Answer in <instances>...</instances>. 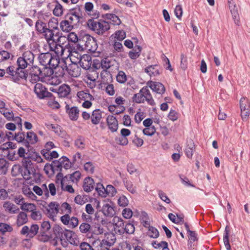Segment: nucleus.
I'll list each match as a JSON object with an SVG mask.
<instances>
[{
  "label": "nucleus",
  "mask_w": 250,
  "mask_h": 250,
  "mask_svg": "<svg viewBox=\"0 0 250 250\" xmlns=\"http://www.w3.org/2000/svg\"><path fill=\"white\" fill-rule=\"evenodd\" d=\"M58 25V20L55 18L49 20L47 25L40 20L35 23V29L37 32L45 39L49 44L50 50L54 51L56 54H59V47L62 50V47L58 45L57 42L62 36V33L60 32Z\"/></svg>",
  "instance_id": "1"
},
{
  "label": "nucleus",
  "mask_w": 250,
  "mask_h": 250,
  "mask_svg": "<svg viewBox=\"0 0 250 250\" xmlns=\"http://www.w3.org/2000/svg\"><path fill=\"white\" fill-rule=\"evenodd\" d=\"M34 60V55L31 51H25L22 56L17 59V67L10 65L6 68V73L9 75L8 77L17 83H19L21 80H26L27 73L25 69L28 66H32Z\"/></svg>",
  "instance_id": "2"
},
{
  "label": "nucleus",
  "mask_w": 250,
  "mask_h": 250,
  "mask_svg": "<svg viewBox=\"0 0 250 250\" xmlns=\"http://www.w3.org/2000/svg\"><path fill=\"white\" fill-rule=\"evenodd\" d=\"M38 59L40 64L43 66V71H46L44 76L51 77L54 73V69L58 66L59 61L49 52L40 53Z\"/></svg>",
  "instance_id": "3"
},
{
  "label": "nucleus",
  "mask_w": 250,
  "mask_h": 250,
  "mask_svg": "<svg viewBox=\"0 0 250 250\" xmlns=\"http://www.w3.org/2000/svg\"><path fill=\"white\" fill-rule=\"evenodd\" d=\"M13 172L15 175L21 174L23 179L28 180L32 178H39L40 174L36 172L33 166V164L30 160H24L22 161V165H15L12 167Z\"/></svg>",
  "instance_id": "4"
},
{
  "label": "nucleus",
  "mask_w": 250,
  "mask_h": 250,
  "mask_svg": "<svg viewBox=\"0 0 250 250\" xmlns=\"http://www.w3.org/2000/svg\"><path fill=\"white\" fill-rule=\"evenodd\" d=\"M113 222L115 231L120 234H132L135 231V227L132 223L125 221L119 217H114Z\"/></svg>",
  "instance_id": "5"
},
{
  "label": "nucleus",
  "mask_w": 250,
  "mask_h": 250,
  "mask_svg": "<svg viewBox=\"0 0 250 250\" xmlns=\"http://www.w3.org/2000/svg\"><path fill=\"white\" fill-rule=\"evenodd\" d=\"M86 23L89 29L99 35H103L110 28L109 23L104 20L96 21L90 19L87 21Z\"/></svg>",
  "instance_id": "6"
},
{
  "label": "nucleus",
  "mask_w": 250,
  "mask_h": 250,
  "mask_svg": "<svg viewBox=\"0 0 250 250\" xmlns=\"http://www.w3.org/2000/svg\"><path fill=\"white\" fill-rule=\"evenodd\" d=\"M59 209L60 204L57 202H51L47 206H43L42 208L44 213L53 221L56 220Z\"/></svg>",
  "instance_id": "7"
},
{
  "label": "nucleus",
  "mask_w": 250,
  "mask_h": 250,
  "mask_svg": "<svg viewBox=\"0 0 250 250\" xmlns=\"http://www.w3.org/2000/svg\"><path fill=\"white\" fill-rule=\"evenodd\" d=\"M61 243L62 247L66 248L68 246V243L74 246H78L79 240L77 234L73 231L65 229Z\"/></svg>",
  "instance_id": "8"
},
{
  "label": "nucleus",
  "mask_w": 250,
  "mask_h": 250,
  "mask_svg": "<svg viewBox=\"0 0 250 250\" xmlns=\"http://www.w3.org/2000/svg\"><path fill=\"white\" fill-rule=\"evenodd\" d=\"M82 42L84 43L85 49L91 53L96 52L98 44L96 41L93 37L85 34L82 38Z\"/></svg>",
  "instance_id": "9"
},
{
  "label": "nucleus",
  "mask_w": 250,
  "mask_h": 250,
  "mask_svg": "<svg viewBox=\"0 0 250 250\" xmlns=\"http://www.w3.org/2000/svg\"><path fill=\"white\" fill-rule=\"evenodd\" d=\"M34 91L37 97L40 99L51 98L53 96V94L48 92L45 87L41 83H37L35 85Z\"/></svg>",
  "instance_id": "10"
},
{
  "label": "nucleus",
  "mask_w": 250,
  "mask_h": 250,
  "mask_svg": "<svg viewBox=\"0 0 250 250\" xmlns=\"http://www.w3.org/2000/svg\"><path fill=\"white\" fill-rule=\"evenodd\" d=\"M83 9L82 5H77L75 7L67 10L66 13L82 24L83 21Z\"/></svg>",
  "instance_id": "11"
},
{
  "label": "nucleus",
  "mask_w": 250,
  "mask_h": 250,
  "mask_svg": "<svg viewBox=\"0 0 250 250\" xmlns=\"http://www.w3.org/2000/svg\"><path fill=\"white\" fill-rule=\"evenodd\" d=\"M65 112L68 114L69 119L71 121H77L79 117L80 110L77 106H73L70 107V105L66 104L65 106Z\"/></svg>",
  "instance_id": "12"
},
{
  "label": "nucleus",
  "mask_w": 250,
  "mask_h": 250,
  "mask_svg": "<svg viewBox=\"0 0 250 250\" xmlns=\"http://www.w3.org/2000/svg\"><path fill=\"white\" fill-rule=\"evenodd\" d=\"M38 141V136L35 133L32 131H28L26 133L24 146L29 149L32 147V145H35Z\"/></svg>",
  "instance_id": "13"
},
{
  "label": "nucleus",
  "mask_w": 250,
  "mask_h": 250,
  "mask_svg": "<svg viewBox=\"0 0 250 250\" xmlns=\"http://www.w3.org/2000/svg\"><path fill=\"white\" fill-rule=\"evenodd\" d=\"M146 84V86H148L153 91L157 94L162 95L166 91L164 85L160 82L149 81Z\"/></svg>",
  "instance_id": "14"
},
{
  "label": "nucleus",
  "mask_w": 250,
  "mask_h": 250,
  "mask_svg": "<svg viewBox=\"0 0 250 250\" xmlns=\"http://www.w3.org/2000/svg\"><path fill=\"white\" fill-rule=\"evenodd\" d=\"M16 120L18 122V125L20 127V131L14 134V140L16 141L18 143H22L24 146V142L25 141L26 134L24 132L22 131L21 119L19 117H17Z\"/></svg>",
  "instance_id": "15"
},
{
  "label": "nucleus",
  "mask_w": 250,
  "mask_h": 250,
  "mask_svg": "<svg viewBox=\"0 0 250 250\" xmlns=\"http://www.w3.org/2000/svg\"><path fill=\"white\" fill-rule=\"evenodd\" d=\"M228 2L229 3V8L230 10L234 21L237 25L239 26L240 24V22L237 7L233 0H228Z\"/></svg>",
  "instance_id": "16"
},
{
  "label": "nucleus",
  "mask_w": 250,
  "mask_h": 250,
  "mask_svg": "<svg viewBox=\"0 0 250 250\" xmlns=\"http://www.w3.org/2000/svg\"><path fill=\"white\" fill-rule=\"evenodd\" d=\"M163 71V68L158 64L151 65L145 69V72L150 77L160 75Z\"/></svg>",
  "instance_id": "17"
},
{
  "label": "nucleus",
  "mask_w": 250,
  "mask_h": 250,
  "mask_svg": "<svg viewBox=\"0 0 250 250\" xmlns=\"http://www.w3.org/2000/svg\"><path fill=\"white\" fill-rule=\"evenodd\" d=\"M79 64L83 69L88 70L92 64L91 57L88 54H84L81 56Z\"/></svg>",
  "instance_id": "18"
},
{
  "label": "nucleus",
  "mask_w": 250,
  "mask_h": 250,
  "mask_svg": "<svg viewBox=\"0 0 250 250\" xmlns=\"http://www.w3.org/2000/svg\"><path fill=\"white\" fill-rule=\"evenodd\" d=\"M102 211L104 216L112 217L115 214V207L112 202L105 203L104 204Z\"/></svg>",
  "instance_id": "19"
},
{
  "label": "nucleus",
  "mask_w": 250,
  "mask_h": 250,
  "mask_svg": "<svg viewBox=\"0 0 250 250\" xmlns=\"http://www.w3.org/2000/svg\"><path fill=\"white\" fill-rule=\"evenodd\" d=\"M100 65L102 68L103 69L101 73V77L104 81V75H110V72L107 71V70L112 66L111 62L108 58H104L102 60Z\"/></svg>",
  "instance_id": "20"
},
{
  "label": "nucleus",
  "mask_w": 250,
  "mask_h": 250,
  "mask_svg": "<svg viewBox=\"0 0 250 250\" xmlns=\"http://www.w3.org/2000/svg\"><path fill=\"white\" fill-rule=\"evenodd\" d=\"M107 124L108 128L111 132L117 131L118 128V123L116 118L113 115H109L106 118Z\"/></svg>",
  "instance_id": "21"
},
{
  "label": "nucleus",
  "mask_w": 250,
  "mask_h": 250,
  "mask_svg": "<svg viewBox=\"0 0 250 250\" xmlns=\"http://www.w3.org/2000/svg\"><path fill=\"white\" fill-rule=\"evenodd\" d=\"M195 151V146L193 141L189 139L187 141V145L185 149V153L187 157L191 159Z\"/></svg>",
  "instance_id": "22"
},
{
  "label": "nucleus",
  "mask_w": 250,
  "mask_h": 250,
  "mask_svg": "<svg viewBox=\"0 0 250 250\" xmlns=\"http://www.w3.org/2000/svg\"><path fill=\"white\" fill-rule=\"evenodd\" d=\"M94 185L95 182L94 180L90 177H87L83 180V189L86 192H89L94 189Z\"/></svg>",
  "instance_id": "23"
},
{
  "label": "nucleus",
  "mask_w": 250,
  "mask_h": 250,
  "mask_svg": "<svg viewBox=\"0 0 250 250\" xmlns=\"http://www.w3.org/2000/svg\"><path fill=\"white\" fill-rule=\"evenodd\" d=\"M60 27L61 30L63 32L68 33L76 27V26L67 20L63 18V20L60 23Z\"/></svg>",
  "instance_id": "24"
},
{
  "label": "nucleus",
  "mask_w": 250,
  "mask_h": 250,
  "mask_svg": "<svg viewBox=\"0 0 250 250\" xmlns=\"http://www.w3.org/2000/svg\"><path fill=\"white\" fill-rule=\"evenodd\" d=\"M143 91H144V94L145 101H146L149 105L154 106L155 105V102L152 98V96L148 89V87L146 86L142 88L141 92H143Z\"/></svg>",
  "instance_id": "25"
},
{
  "label": "nucleus",
  "mask_w": 250,
  "mask_h": 250,
  "mask_svg": "<svg viewBox=\"0 0 250 250\" xmlns=\"http://www.w3.org/2000/svg\"><path fill=\"white\" fill-rule=\"evenodd\" d=\"M27 156L24 160H30L36 161L37 163H41L43 160L40 154L35 151H28L26 153Z\"/></svg>",
  "instance_id": "26"
},
{
  "label": "nucleus",
  "mask_w": 250,
  "mask_h": 250,
  "mask_svg": "<svg viewBox=\"0 0 250 250\" xmlns=\"http://www.w3.org/2000/svg\"><path fill=\"white\" fill-rule=\"evenodd\" d=\"M70 87L65 84H63L60 86L58 89L57 93L60 97H66L70 93Z\"/></svg>",
  "instance_id": "27"
},
{
  "label": "nucleus",
  "mask_w": 250,
  "mask_h": 250,
  "mask_svg": "<svg viewBox=\"0 0 250 250\" xmlns=\"http://www.w3.org/2000/svg\"><path fill=\"white\" fill-rule=\"evenodd\" d=\"M53 234L55 235L54 237L60 239L61 242L63 237V234L65 233V229H63L61 226L55 225L53 228Z\"/></svg>",
  "instance_id": "28"
},
{
  "label": "nucleus",
  "mask_w": 250,
  "mask_h": 250,
  "mask_svg": "<svg viewBox=\"0 0 250 250\" xmlns=\"http://www.w3.org/2000/svg\"><path fill=\"white\" fill-rule=\"evenodd\" d=\"M28 221L27 214L23 211H21L17 217L16 224L17 226L20 227L27 223Z\"/></svg>",
  "instance_id": "29"
},
{
  "label": "nucleus",
  "mask_w": 250,
  "mask_h": 250,
  "mask_svg": "<svg viewBox=\"0 0 250 250\" xmlns=\"http://www.w3.org/2000/svg\"><path fill=\"white\" fill-rule=\"evenodd\" d=\"M102 119V112L99 109L94 110L91 116V122L93 125H98Z\"/></svg>",
  "instance_id": "30"
},
{
  "label": "nucleus",
  "mask_w": 250,
  "mask_h": 250,
  "mask_svg": "<svg viewBox=\"0 0 250 250\" xmlns=\"http://www.w3.org/2000/svg\"><path fill=\"white\" fill-rule=\"evenodd\" d=\"M46 71H43V68L42 70L38 66H32V70L31 71L30 74H33V77H36L37 79H40L41 77H46L44 75Z\"/></svg>",
  "instance_id": "31"
},
{
  "label": "nucleus",
  "mask_w": 250,
  "mask_h": 250,
  "mask_svg": "<svg viewBox=\"0 0 250 250\" xmlns=\"http://www.w3.org/2000/svg\"><path fill=\"white\" fill-rule=\"evenodd\" d=\"M3 207L6 211L9 213H16L19 210V208H18L9 202H4Z\"/></svg>",
  "instance_id": "32"
},
{
  "label": "nucleus",
  "mask_w": 250,
  "mask_h": 250,
  "mask_svg": "<svg viewBox=\"0 0 250 250\" xmlns=\"http://www.w3.org/2000/svg\"><path fill=\"white\" fill-rule=\"evenodd\" d=\"M55 2V5L53 10V13L56 17H61L62 15L64 9L62 5L57 0H56Z\"/></svg>",
  "instance_id": "33"
},
{
  "label": "nucleus",
  "mask_w": 250,
  "mask_h": 250,
  "mask_svg": "<svg viewBox=\"0 0 250 250\" xmlns=\"http://www.w3.org/2000/svg\"><path fill=\"white\" fill-rule=\"evenodd\" d=\"M79 229L81 233L87 234V235L90 234L91 235L92 227L90 225L86 222H83L80 224L79 226Z\"/></svg>",
  "instance_id": "34"
},
{
  "label": "nucleus",
  "mask_w": 250,
  "mask_h": 250,
  "mask_svg": "<svg viewBox=\"0 0 250 250\" xmlns=\"http://www.w3.org/2000/svg\"><path fill=\"white\" fill-rule=\"evenodd\" d=\"M142 88L140 90L139 92L137 93L134 94L132 97V102L137 104L144 103L145 100L144 98V94L143 92H141Z\"/></svg>",
  "instance_id": "35"
},
{
  "label": "nucleus",
  "mask_w": 250,
  "mask_h": 250,
  "mask_svg": "<svg viewBox=\"0 0 250 250\" xmlns=\"http://www.w3.org/2000/svg\"><path fill=\"white\" fill-rule=\"evenodd\" d=\"M229 227L227 226L225 228L223 235V241L227 250H231V247L229 243Z\"/></svg>",
  "instance_id": "36"
},
{
  "label": "nucleus",
  "mask_w": 250,
  "mask_h": 250,
  "mask_svg": "<svg viewBox=\"0 0 250 250\" xmlns=\"http://www.w3.org/2000/svg\"><path fill=\"white\" fill-rule=\"evenodd\" d=\"M152 247L156 249L163 250L168 247V243L166 241H162L159 242L157 241H153L151 243Z\"/></svg>",
  "instance_id": "37"
},
{
  "label": "nucleus",
  "mask_w": 250,
  "mask_h": 250,
  "mask_svg": "<svg viewBox=\"0 0 250 250\" xmlns=\"http://www.w3.org/2000/svg\"><path fill=\"white\" fill-rule=\"evenodd\" d=\"M60 160L62 163V167H63L65 169L70 168L74 164V163H73V162H71L70 160L65 156H63L60 158Z\"/></svg>",
  "instance_id": "38"
},
{
  "label": "nucleus",
  "mask_w": 250,
  "mask_h": 250,
  "mask_svg": "<svg viewBox=\"0 0 250 250\" xmlns=\"http://www.w3.org/2000/svg\"><path fill=\"white\" fill-rule=\"evenodd\" d=\"M12 227L8 224L0 222V233L4 235L6 232H10L13 231Z\"/></svg>",
  "instance_id": "39"
},
{
  "label": "nucleus",
  "mask_w": 250,
  "mask_h": 250,
  "mask_svg": "<svg viewBox=\"0 0 250 250\" xmlns=\"http://www.w3.org/2000/svg\"><path fill=\"white\" fill-rule=\"evenodd\" d=\"M123 183L127 190L132 194L136 192V188L130 181L123 180Z\"/></svg>",
  "instance_id": "40"
},
{
  "label": "nucleus",
  "mask_w": 250,
  "mask_h": 250,
  "mask_svg": "<svg viewBox=\"0 0 250 250\" xmlns=\"http://www.w3.org/2000/svg\"><path fill=\"white\" fill-rule=\"evenodd\" d=\"M0 112L8 120H11L14 117L13 112L5 107L1 108Z\"/></svg>",
  "instance_id": "41"
},
{
  "label": "nucleus",
  "mask_w": 250,
  "mask_h": 250,
  "mask_svg": "<svg viewBox=\"0 0 250 250\" xmlns=\"http://www.w3.org/2000/svg\"><path fill=\"white\" fill-rule=\"evenodd\" d=\"M39 229V227L38 225H32L30 228H29L28 237L30 238H33L38 233Z\"/></svg>",
  "instance_id": "42"
},
{
  "label": "nucleus",
  "mask_w": 250,
  "mask_h": 250,
  "mask_svg": "<svg viewBox=\"0 0 250 250\" xmlns=\"http://www.w3.org/2000/svg\"><path fill=\"white\" fill-rule=\"evenodd\" d=\"M240 107L241 109L250 108V102L246 97H242L240 100Z\"/></svg>",
  "instance_id": "43"
},
{
  "label": "nucleus",
  "mask_w": 250,
  "mask_h": 250,
  "mask_svg": "<svg viewBox=\"0 0 250 250\" xmlns=\"http://www.w3.org/2000/svg\"><path fill=\"white\" fill-rule=\"evenodd\" d=\"M103 228L101 226V225L97 224V225H95L94 227H92L91 235L89 236V237L93 236V234L99 235L103 233Z\"/></svg>",
  "instance_id": "44"
},
{
  "label": "nucleus",
  "mask_w": 250,
  "mask_h": 250,
  "mask_svg": "<svg viewBox=\"0 0 250 250\" xmlns=\"http://www.w3.org/2000/svg\"><path fill=\"white\" fill-rule=\"evenodd\" d=\"M51 165H53V167L55 172L56 171L62 172V163L60 160H53L52 162Z\"/></svg>",
  "instance_id": "45"
},
{
  "label": "nucleus",
  "mask_w": 250,
  "mask_h": 250,
  "mask_svg": "<svg viewBox=\"0 0 250 250\" xmlns=\"http://www.w3.org/2000/svg\"><path fill=\"white\" fill-rule=\"evenodd\" d=\"M13 57V55L6 50H0V62L7 61L10 59V57Z\"/></svg>",
  "instance_id": "46"
},
{
  "label": "nucleus",
  "mask_w": 250,
  "mask_h": 250,
  "mask_svg": "<svg viewBox=\"0 0 250 250\" xmlns=\"http://www.w3.org/2000/svg\"><path fill=\"white\" fill-rule=\"evenodd\" d=\"M36 205L32 203H24L22 206H21V209L26 211H31L36 209Z\"/></svg>",
  "instance_id": "47"
},
{
  "label": "nucleus",
  "mask_w": 250,
  "mask_h": 250,
  "mask_svg": "<svg viewBox=\"0 0 250 250\" xmlns=\"http://www.w3.org/2000/svg\"><path fill=\"white\" fill-rule=\"evenodd\" d=\"M64 19H65L72 24H73L76 27H77L80 25V24H82L81 22L78 21L73 17H72L70 15L68 14L67 13H66L64 16Z\"/></svg>",
  "instance_id": "48"
},
{
  "label": "nucleus",
  "mask_w": 250,
  "mask_h": 250,
  "mask_svg": "<svg viewBox=\"0 0 250 250\" xmlns=\"http://www.w3.org/2000/svg\"><path fill=\"white\" fill-rule=\"evenodd\" d=\"M78 97L81 100H85L89 99L90 100H94V97L89 93H85L83 91H79L77 93Z\"/></svg>",
  "instance_id": "49"
},
{
  "label": "nucleus",
  "mask_w": 250,
  "mask_h": 250,
  "mask_svg": "<svg viewBox=\"0 0 250 250\" xmlns=\"http://www.w3.org/2000/svg\"><path fill=\"white\" fill-rule=\"evenodd\" d=\"M105 197L107 195H110L111 196H113L115 195L117 192V190L116 188L111 185H108L106 186V188L105 189Z\"/></svg>",
  "instance_id": "50"
},
{
  "label": "nucleus",
  "mask_w": 250,
  "mask_h": 250,
  "mask_svg": "<svg viewBox=\"0 0 250 250\" xmlns=\"http://www.w3.org/2000/svg\"><path fill=\"white\" fill-rule=\"evenodd\" d=\"M148 233L150 237L157 238L159 236V232L158 229L152 226H149Z\"/></svg>",
  "instance_id": "51"
},
{
  "label": "nucleus",
  "mask_w": 250,
  "mask_h": 250,
  "mask_svg": "<svg viewBox=\"0 0 250 250\" xmlns=\"http://www.w3.org/2000/svg\"><path fill=\"white\" fill-rule=\"evenodd\" d=\"M84 169L87 172L90 174H93L94 172V165L91 162H86L83 166Z\"/></svg>",
  "instance_id": "52"
},
{
  "label": "nucleus",
  "mask_w": 250,
  "mask_h": 250,
  "mask_svg": "<svg viewBox=\"0 0 250 250\" xmlns=\"http://www.w3.org/2000/svg\"><path fill=\"white\" fill-rule=\"evenodd\" d=\"M117 81L120 83H124L126 81V76L125 73L122 71L119 72L116 76Z\"/></svg>",
  "instance_id": "53"
},
{
  "label": "nucleus",
  "mask_w": 250,
  "mask_h": 250,
  "mask_svg": "<svg viewBox=\"0 0 250 250\" xmlns=\"http://www.w3.org/2000/svg\"><path fill=\"white\" fill-rule=\"evenodd\" d=\"M96 190L98 193L99 195L102 197H105V188L103 184L101 183L97 184V186L95 188Z\"/></svg>",
  "instance_id": "54"
},
{
  "label": "nucleus",
  "mask_w": 250,
  "mask_h": 250,
  "mask_svg": "<svg viewBox=\"0 0 250 250\" xmlns=\"http://www.w3.org/2000/svg\"><path fill=\"white\" fill-rule=\"evenodd\" d=\"M118 203L120 207H125L128 205V200L125 195H122L118 199Z\"/></svg>",
  "instance_id": "55"
},
{
  "label": "nucleus",
  "mask_w": 250,
  "mask_h": 250,
  "mask_svg": "<svg viewBox=\"0 0 250 250\" xmlns=\"http://www.w3.org/2000/svg\"><path fill=\"white\" fill-rule=\"evenodd\" d=\"M44 170L47 175H53L55 173L51 164H46L44 167Z\"/></svg>",
  "instance_id": "56"
},
{
  "label": "nucleus",
  "mask_w": 250,
  "mask_h": 250,
  "mask_svg": "<svg viewBox=\"0 0 250 250\" xmlns=\"http://www.w3.org/2000/svg\"><path fill=\"white\" fill-rule=\"evenodd\" d=\"M46 232L40 231V234L38 236L39 240L44 242L50 240L51 237V235L46 234Z\"/></svg>",
  "instance_id": "57"
},
{
  "label": "nucleus",
  "mask_w": 250,
  "mask_h": 250,
  "mask_svg": "<svg viewBox=\"0 0 250 250\" xmlns=\"http://www.w3.org/2000/svg\"><path fill=\"white\" fill-rule=\"evenodd\" d=\"M45 125L48 129L51 128L56 134H59V132L61 131V126L58 125L45 123Z\"/></svg>",
  "instance_id": "58"
},
{
  "label": "nucleus",
  "mask_w": 250,
  "mask_h": 250,
  "mask_svg": "<svg viewBox=\"0 0 250 250\" xmlns=\"http://www.w3.org/2000/svg\"><path fill=\"white\" fill-rule=\"evenodd\" d=\"M81 173L79 171H75L73 173L70 174V179L73 183L77 182L80 179Z\"/></svg>",
  "instance_id": "59"
},
{
  "label": "nucleus",
  "mask_w": 250,
  "mask_h": 250,
  "mask_svg": "<svg viewBox=\"0 0 250 250\" xmlns=\"http://www.w3.org/2000/svg\"><path fill=\"white\" fill-rule=\"evenodd\" d=\"M79 224V220L77 217H72L70 218L68 227L71 229L76 228Z\"/></svg>",
  "instance_id": "60"
},
{
  "label": "nucleus",
  "mask_w": 250,
  "mask_h": 250,
  "mask_svg": "<svg viewBox=\"0 0 250 250\" xmlns=\"http://www.w3.org/2000/svg\"><path fill=\"white\" fill-rule=\"evenodd\" d=\"M51 229V225L48 221H43L41 224V231L47 232Z\"/></svg>",
  "instance_id": "61"
},
{
  "label": "nucleus",
  "mask_w": 250,
  "mask_h": 250,
  "mask_svg": "<svg viewBox=\"0 0 250 250\" xmlns=\"http://www.w3.org/2000/svg\"><path fill=\"white\" fill-rule=\"evenodd\" d=\"M68 40L69 42H71L74 43L77 42L79 40H80V41H82L81 39H79L77 34L74 32L69 33L68 35Z\"/></svg>",
  "instance_id": "62"
},
{
  "label": "nucleus",
  "mask_w": 250,
  "mask_h": 250,
  "mask_svg": "<svg viewBox=\"0 0 250 250\" xmlns=\"http://www.w3.org/2000/svg\"><path fill=\"white\" fill-rule=\"evenodd\" d=\"M167 117L169 120L175 121L178 118V113L175 110L171 109L167 115Z\"/></svg>",
  "instance_id": "63"
},
{
  "label": "nucleus",
  "mask_w": 250,
  "mask_h": 250,
  "mask_svg": "<svg viewBox=\"0 0 250 250\" xmlns=\"http://www.w3.org/2000/svg\"><path fill=\"white\" fill-rule=\"evenodd\" d=\"M75 145L79 148L83 149L84 147V138L80 136L75 141Z\"/></svg>",
  "instance_id": "64"
}]
</instances>
